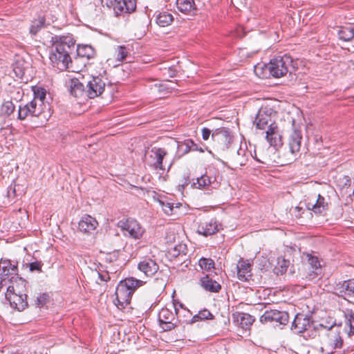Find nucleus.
Masks as SVG:
<instances>
[{
    "instance_id": "5701e85b",
    "label": "nucleus",
    "mask_w": 354,
    "mask_h": 354,
    "mask_svg": "<svg viewBox=\"0 0 354 354\" xmlns=\"http://www.w3.org/2000/svg\"><path fill=\"white\" fill-rule=\"evenodd\" d=\"M302 136L299 130H294L289 138L290 151L292 154L298 153L301 148Z\"/></svg>"
},
{
    "instance_id": "49530a36",
    "label": "nucleus",
    "mask_w": 354,
    "mask_h": 354,
    "mask_svg": "<svg viewBox=\"0 0 354 354\" xmlns=\"http://www.w3.org/2000/svg\"><path fill=\"white\" fill-rule=\"evenodd\" d=\"M332 342L333 348H339L342 346L343 339L339 336V334H337L334 336V338L333 339Z\"/></svg>"
},
{
    "instance_id": "4c0bfd02",
    "label": "nucleus",
    "mask_w": 354,
    "mask_h": 354,
    "mask_svg": "<svg viewBox=\"0 0 354 354\" xmlns=\"http://www.w3.org/2000/svg\"><path fill=\"white\" fill-rule=\"evenodd\" d=\"M28 117H32V111L30 107L28 104L24 105L21 104L19 106L17 118L20 120H24Z\"/></svg>"
},
{
    "instance_id": "1a4fd4ad",
    "label": "nucleus",
    "mask_w": 354,
    "mask_h": 354,
    "mask_svg": "<svg viewBox=\"0 0 354 354\" xmlns=\"http://www.w3.org/2000/svg\"><path fill=\"white\" fill-rule=\"evenodd\" d=\"M105 86L106 82L102 77H93L87 83L86 95L91 99L100 96L104 92Z\"/></svg>"
},
{
    "instance_id": "9b49d317",
    "label": "nucleus",
    "mask_w": 354,
    "mask_h": 354,
    "mask_svg": "<svg viewBox=\"0 0 354 354\" xmlns=\"http://www.w3.org/2000/svg\"><path fill=\"white\" fill-rule=\"evenodd\" d=\"M17 267L12 265L10 260L0 261V288L7 286L10 276H17Z\"/></svg>"
},
{
    "instance_id": "de8ad7c7",
    "label": "nucleus",
    "mask_w": 354,
    "mask_h": 354,
    "mask_svg": "<svg viewBox=\"0 0 354 354\" xmlns=\"http://www.w3.org/2000/svg\"><path fill=\"white\" fill-rule=\"evenodd\" d=\"M43 263L41 261H34L29 264L31 271H41Z\"/></svg>"
},
{
    "instance_id": "052dcab7",
    "label": "nucleus",
    "mask_w": 354,
    "mask_h": 354,
    "mask_svg": "<svg viewBox=\"0 0 354 354\" xmlns=\"http://www.w3.org/2000/svg\"><path fill=\"white\" fill-rule=\"evenodd\" d=\"M333 353V351H327V353H328V354H330V353Z\"/></svg>"
},
{
    "instance_id": "603ef678",
    "label": "nucleus",
    "mask_w": 354,
    "mask_h": 354,
    "mask_svg": "<svg viewBox=\"0 0 354 354\" xmlns=\"http://www.w3.org/2000/svg\"><path fill=\"white\" fill-rule=\"evenodd\" d=\"M202 138L204 140H207L209 138L210 135L212 133L211 130L208 128L203 127L201 130Z\"/></svg>"
},
{
    "instance_id": "864d4df0",
    "label": "nucleus",
    "mask_w": 354,
    "mask_h": 354,
    "mask_svg": "<svg viewBox=\"0 0 354 354\" xmlns=\"http://www.w3.org/2000/svg\"><path fill=\"white\" fill-rule=\"evenodd\" d=\"M97 275L101 281H108L110 279L108 272H97Z\"/></svg>"
},
{
    "instance_id": "412c9836",
    "label": "nucleus",
    "mask_w": 354,
    "mask_h": 354,
    "mask_svg": "<svg viewBox=\"0 0 354 354\" xmlns=\"http://www.w3.org/2000/svg\"><path fill=\"white\" fill-rule=\"evenodd\" d=\"M251 267L252 264L249 260H244L241 259L236 266L237 277L239 279L245 281L251 277Z\"/></svg>"
},
{
    "instance_id": "72a5a7b5",
    "label": "nucleus",
    "mask_w": 354,
    "mask_h": 354,
    "mask_svg": "<svg viewBox=\"0 0 354 354\" xmlns=\"http://www.w3.org/2000/svg\"><path fill=\"white\" fill-rule=\"evenodd\" d=\"M290 265V262L288 260H286L282 257H279L277 259V263L274 268V272L279 274H283L287 271V269Z\"/></svg>"
},
{
    "instance_id": "aec40b11",
    "label": "nucleus",
    "mask_w": 354,
    "mask_h": 354,
    "mask_svg": "<svg viewBox=\"0 0 354 354\" xmlns=\"http://www.w3.org/2000/svg\"><path fill=\"white\" fill-rule=\"evenodd\" d=\"M98 225L97 220L88 215L86 214L82 217L78 223V229L80 232L88 234L94 231Z\"/></svg>"
},
{
    "instance_id": "c756f323",
    "label": "nucleus",
    "mask_w": 354,
    "mask_h": 354,
    "mask_svg": "<svg viewBox=\"0 0 354 354\" xmlns=\"http://www.w3.org/2000/svg\"><path fill=\"white\" fill-rule=\"evenodd\" d=\"M340 293L354 297V279L344 281L337 284Z\"/></svg>"
},
{
    "instance_id": "9d476101",
    "label": "nucleus",
    "mask_w": 354,
    "mask_h": 354,
    "mask_svg": "<svg viewBox=\"0 0 354 354\" xmlns=\"http://www.w3.org/2000/svg\"><path fill=\"white\" fill-rule=\"evenodd\" d=\"M138 270L147 277H151L159 270V266L155 259L145 257L138 263Z\"/></svg>"
},
{
    "instance_id": "6e6d98bb",
    "label": "nucleus",
    "mask_w": 354,
    "mask_h": 354,
    "mask_svg": "<svg viewBox=\"0 0 354 354\" xmlns=\"http://www.w3.org/2000/svg\"><path fill=\"white\" fill-rule=\"evenodd\" d=\"M176 304L177 305V307L180 310H183V308H185L184 307V305L181 303H179V302H177V303H174L173 304V307L174 308V305Z\"/></svg>"
},
{
    "instance_id": "2eb2a0df",
    "label": "nucleus",
    "mask_w": 354,
    "mask_h": 354,
    "mask_svg": "<svg viewBox=\"0 0 354 354\" xmlns=\"http://www.w3.org/2000/svg\"><path fill=\"white\" fill-rule=\"evenodd\" d=\"M272 112L271 110L265 111L260 109L255 118L254 123L256 124L257 128L259 129H264L266 127L269 128L271 124H276L273 121Z\"/></svg>"
},
{
    "instance_id": "6e6552de",
    "label": "nucleus",
    "mask_w": 354,
    "mask_h": 354,
    "mask_svg": "<svg viewBox=\"0 0 354 354\" xmlns=\"http://www.w3.org/2000/svg\"><path fill=\"white\" fill-rule=\"evenodd\" d=\"M288 320V313L278 310H266L260 317L261 323L276 322L281 325H286Z\"/></svg>"
},
{
    "instance_id": "f257e3e1",
    "label": "nucleus",
    "mask_w": 354,
    "mask_h": 354,
    "mask_svg": "<svg viewBox=\"0 0 354 354\" xmlns=\"http://www.w3.org/2000/svg\"><path fill=\"white\" fill-rule=\"evenodd\" d=\"M51 52L49 55L53 68L65 71L71 63L70 54L75 46V40L71 35H55L51 37Z\"/></svg>"
},
{
    "instance_id": "f8f14e48",
    "label": "nucleus",
    "mask_w": 354,
    "mask_h": 354,
    "mask_svg": "<svg viewBox=\"0 0 354 354\" xmlns=\"http://www.w3.org/2000/svg\"><path fill=\"white\" fill-rule=\"evenodd\" d=\"M150 153L151 167L156 170H164L163 160L167 155V150L164 148L154 147Z\"/></svg>"
},
{
    "instance_id": "4be33fe9",
    "label": "nucleus",
    "mask_w": 354,
    "mask_h": 354,
    "mask_svg": "<svg viewBox=\"0 0 354 354\" xmlns=\"http://www.w3.org/2000/svg\"><path fill=\"white\" fill-rule=\"evenodd\" d=\"M176 7L182 13L190 16L196 15L198 11L194 0H177Z\"/></svg>"
},
{
    "instance_id": "f704fd0d",
    "label": "nucleus",
    "mask_w": 354,
    "mask_h": 354,
    "mask_svg": "<svg viewBox=\"0 0 354 354\" xmlns=\"http://www.w3.org/2000/svg\"><path fill=\"white\" fill-rule=\"evenodd\" d=\"M129 50L125 46H117L114 48V57L117 62H122L127 57L129 54Z\"/></svg>"
},
{
    "instance_id": "473e14b6",
    "label": "nucleus",
    "mask_w": 354,
    "mask_h": 354,
    "mask_svg": "<svg viewBox=\"0 0 354 354\" xmlns=\"http://www.w3.org/2000/svg\"><path fill=\"white\" fill-rule=\"evenodd\" d=\"M32 111V117H39L48 109V105H41L35 101H30L27 103Z\"/></svg>"
},
{
    "instance_id": "b1692460",
    "label": "nucleus",
    "mask_w": 354,
    "mask_h": 354,
    "mask_svg": "<svg viewBox=\"0 0 354 354\" xmlns=\"http://www.w3.org/2000/svg\"><path fill=\"white\" fill-rule=\"evenodd\" d=\"M328 204L325 201L324 196L318 194L317 198L315 203L308 202L306 207L308 209L313 211L316 214H320L327 209Z\"/></svg>"
},
{
    "instance_id": "a878e982",
    "label": "nucleus",
    "mask_w": 354,
    "mask_h": 354,
    "mask_svg": "<svg viewBox=\"0 0 354 354\" xmlns=\"http://www.w3.org/2000/svg\"><path fill=\"white\" fill-rule=\"evenodd\" d=\"M68 89L71 95L80 97L86 95V89L84 84L77 78L71 79L69 82Z\"/></svg>"
},
{
    "instance_id": "20e7f679",
    "label": "nucleus",
    "mask_w": 354,
    "mask_h": 354,
    "mask_svg": "<svg viewBox=\"0 0 354 354\" xmlns=\"http://www.w3.org/2000/svg\"><path fill=\"white\" fill-rule=\"evenodd\" d=\"M117 227L120 229L124 236L136 240L141 239L145 232V229L141 225L131 218L119 221Z\"/></svg>"
},
{
    "instance_id": "c85d7f7f",
    "label": "nucleus",
    "mask_w": 354,
    "mask_h": 354,
    "mask_svg": "<svg viewBox=\"0 0 354 354\" xmlns=\"http://www.w3.org/2000/svg\"><path fill=\"white\" fill-rule=\"evenodd\" d=\"M174 21L173 15L168 12H160L156 16V21L157 24L161 27H166L169 26Z\"/></svg>"
},
{
    "instance_id": "6ab92c4d",
    "label": "nucleus",
    "mask_w": 354,
    "mask_h": 354,
    "mask_svg": "<svg viewBox=\"0 0 354 354\" xmlns=\"http://www.w3.org/2000/svg\"><path fill=\"white\" fill-rule=\"evenodd\" d=\"M6 298L9 301L11 307L19 311L24 310L28 306L27 295L6 292Z\"/></svg>"
},
{
    "instance_id": "393cba45",
    "label": "nucleus",
    "mask_w": 354,
    "mask_h": 354,
    "mask_svg": "<svg viewBox=\"0 0 354 354\" xmlns=\"http://www.w3.org/2000/svg\"><path fill=\"white\" fill-rule=\"evenodd\" d=\"M201 285L205 290L211 292H218L221 289L220 283L213 279L209 274L201 279Z\"/></svg>"
},
{
    "instance_id": "13d9d810",
    "label": "nucleus",
    "mask_w": 354,
    "mask_h": 354,
    "mask_svg": "<svg viewBox=\"0 0 354 354\" xmlns=\"http://www.w3.org/2000/svg\"><path fill=\"white\" fill-rule=\"evenodd\" d=\"M82 56H86L87 57H91V54L90 53H84V54H82Z\"/></svg>"
},
{
    "instance_id": "f3484780",
    "label": "nucleus",
    "mask_w": 354,
    "mask_h": 354,
    "mask_svg": "<svg viewBox=\"0 0 354 354\" xmlns=\"http://www.w3.org/2000/svg\"><path fill=\"white\" fill-rule=\"evenodd\" d=\"M310 326V317L304 314L298 313L295 315L292 323L291 329L295 333L299 334L306 331Z\"/></svg>"
},
{
    "instance_id": "79ce46f5",
    "label": "nucleus",
    "mask_w": 354,
    "mask_h": 354,
    "mask_svg": "<svg viewBox=\"0 0 354 354\" xmlns=\"http://www.w3.org/2000/svg\"><path fill=\"white\" fill-rule=\"evenodd\" d=\"M160 204L166 214L171 215L174 213V203L168 201H160ZM175 207L178 208V206L176 205Z\"/></svg>"
},
{
    "instance_id": "4d7b16f0",
    "label": "nucleus",
    "mask_w": 354,
    "mask_h": 354,
    "mask_svg": "<svg viewBox=\"0 0 354 354\" xmlns=\"http://www.w3.org/2000/svg\"><path fill=\"white\" fill-rule=\"evenodd\" d=\"M82 49V50H88V51H91V53H93V50H92L91 47L88 46H85Z\"/></svg>"
},
{
    "instance_id": "37998d69",
    "label": "nucleus",
    "mask_w": 354,
    "mask_h": 354,
    "mask_svg": "<svg viewBox=\"0 0 354 354\" xmlns=\"http://www.w3.org/2000/svg\"><path fill=\"white\" fill-rule=\"evenodd\" d=\"M186 245L183 244H178L174 246L172 249L169 250V253L173 257H178L181 254H185Z\"/></svg>"
},
{
    "instance_id": "ddd939ff",
    "label": "nucleus",
    "mask_w": 354,
    "mask_h": 354,
    "mask_svg": "<svg viewBox=\"0 0 354 354\" xmlns=\"http://www.w3.org/2000/svg\"><path fill=\"white\" fill-rule=\"evenodd\" d=\"M113 10L116 16L131 13L136 8V0H115Z\"/></svg>"
},
{
    "instance_id": "58836bf2",
    "label": "nucleus",
    "mask_w": 354,
    "mask_h": 354,
    "mask_svg": "<svg viewBox=\"0 0 354 354\" xmlns=\"http://www.w3.org/2000/svg\"><path fill=\"white\" fill-rule=\"evenodd\" d=\"M15 109V106L12 102L6 101L1 105V113L3 115L9 116L14 112Z\"/></svg>"
},
{
    "instance_id": "4468645a",
    "label": "nucleus",
    "mask_w": 354,
    "mask_h": 354,
    "mask_svg": "<svg viewBox=\"0 0 354 354\" xmlns=\"http://www.w3.org/2000/svg\"><path fill=\"white\" fill-rule=\"evenodd\" d=\"M221 227V224L216 219L211 218L201 222L198 226L197 232L204 236H208L218 232Z\"/></svg>"
},
{
    "instance_id": "3c124183",
    "label": "nucleus",
    "mask_w": 354,
    "mask_h": 354,
    "mask_svg": "<svg viewBox=\"0 0 354 354\" xmlns=\"http://www.w3.org/2000/svg\"><path fill=\"white\" fill-rule=\"evenodd\" d=\"M180 312L181 317H189L192 315V313H190L189 310H188L187 308H183V310H180ZM180 322H188L189 320L187 319H183V317H181Z\"/></svg>"
},
{
    "instance_id": "a18cd8bd",
    "label": "nucleus",
    "mask_w": 354,
    "mask_h": 354,
    "mask_svg": "<svg viewBox=\"0 0 354 354\" xmlns=\"http://www.w3.org/2000/svg\"><path fill=\"white\" fill-rule=\"evenodd\" d=\"M183 146H187V151L198 150L197 145L191 139L185 140L183 143L178 145V147H183Z\"/></svg>"
},
{
    "instance_id": "c03bdc74",
    "label": "nucleus",
    "mask_w": 354,
    "mask_h": 354,
    "mask_svg": "<svg viewBox=\"0 0 354 354\" xmlns=\"http://www.w3.org/2000/svg\"><path fill=\"white\" fill-rule=\"evenodd\" d=\"M308 263L310 266L313 269L317 270L320 268V263L317 257L311 254H307Z\"/></svg>"
},
{
    "instance_id": "39448f33",
    "label": "nucleus",
    "mask_w": 354,
    "mask_h": 354,
    "mask_svg": "<svg viewBox=\"0 0 354 354\" xmlns=\"http://www.w3.org/2000/svg\"><path fill=\"white\" fill-rule=\"evenodd\" d=\"M175 313L167 308H162L158 313V321L160 325L164 330H171L174 329L178 322L181 321V315L177 305H174Z\"/></svg>"
},
{
    "instance_id": "bb28decb",
    "label": "nucleus",
    "mask_w": 354,
    "mask_h": 354,
    "mask_svg": "<svg viewBox=\"0 0 354 354\" xmlns=\"http://www.w3.org/2000/svg\"><path fill=\"white\" fill-rule=\"evenodd\" d=\"M233 318L244 330L249 329L254 321V318L252 315L244 313L233 314Z\"/></svg>"
},
{
    "instance_id": "5fc2aeb1",
    "label": "nucleus",
    "mask_w": 354,
    "mask_h": 354,
    "mask_svg": "<svg viewBox=\"0 0 354 354\" xmlns=\"http://www.w3.org/2000/svg\"><path fill=\"white\" fill-rule=\"evenodd\" d=\"M102 6H106L109 8H112L115 0H100Z\"/></svg>"
},
{
    "instance_id": "423d86ee",
    "label": "nucleus",
    "mask_w": 354,
    "mask_h": 354,
    "mask_svg": "<svg viewBox=\"0 0 354 354\" xmlns=\"http://www.w3.org/2000/svg\"><path fill=\"white\" fill-rule=\"evenodd\" d=\"M253 157L257 161L267 164L268 158L264 156H258L256 151H254V155L253 156L251 152L247 151L246 148H243L241 147L237 150L236 153H233L230 158V160L233 166L237 167L245 165L248 161L249 156Z\"/></svg>"
},
{
    "instance_id": "680f3d73",
    "label": "nucleus",
    "mask_w": 354,
    "mask_h": 354,
    "mask_svg": "<svg viewBox=\"0 0 354 354\" xmlns=\"http://www.w3.org/2000/svg\"><path fill=\"white\" fill-rule=\"evenodd\" d=\"M322 351H324V347H322Z\"/></svg>"
},
{
    "instance_id": "2f4dec72",
    "label": "nucleus",
    "mask_w": 354,
    "mask_h": 354,
    "mask_svg": "<svg viewBox=\"0 0 354 354\" xmlns=\"http://www.w3.org/2000/svg\"><path fill=\"white\" fill-rule=\"evenodd\" d=\"M344 318L345 328H348V335L351 336L354 334V313L351 310H346L344 312Z\"/></svg>"
},
{
    "instance_id": "f03ea898",
    "label": "nucleus",
    "mask_w": 354,
    "mask_h": 354,
    "mask_svg": "<svg viewBox=\"0 0 354 354\" xmlns=\"http://www.w3.org/2000/svg\"><path fill=\"white\" fill-rule=\"evenodd\" d=\"M145 282L133 277L127 278L121 281L115 290V304L119 309H123L130 304L131 297L135 290L142 286Z\"/></svg>"
},
{
    "instance_id": "8fccbe9b",
    "label": "nucleus",
    "mask_w": 354,
    "mask_h": 354,
    "mask_svg": "<svg viewBox=\"0 0 354 354\" xmlns=\"http://www.w3.org/2000/svg\"><path fill=\"white\" fill-rule=\"evenodd\" d=\"M47 297L46 294H40L37 298V304L39 306H44L46 304Z\"/></svg>"
},
{
    "instance_id": "09e8293b",
    "label": "nucleus",
    "mask_w": 354,
    "mask_h": 354,
    "mask_svg": "<svg viewBox=\"0 0 354 354\" xmlns=\"http://www.w3.org/2000/svg\"><path fill=\"white\" fill-rule=\"evenodd\" d=\"M263 66L262 64H257L254 66V71L255 74L259 77H264V73L263 72Z\"/></svg>"
},
{
    "instance_id": "bf43d9fd",
    "label": "nucleus",
    "mask_w": 354,
    "mask_h": 354,
    "mask_svg": "<svg viewBox=\"0 0 354 354\" xmlns=\"http://www.w3.org/2000/svg\"><path fill=\"white\" fill-rule=\"evenodd\" d=\"M184 147H185L184 153H188L189 151H187V146H184Z\"/></svg>"
},
{
    "instance_id": "cd10ccee",
    "label": "nucleus",
    "mask_w": 354,
    "mask_h": 354,
    "mask_svg": "<svg viewBox=\"0 0 354 354\" xmlns=\"http://www.w3.org/2000/svg\"><path fill=\"white\" fill-rule=\"evenodd\" d=\"M215 177H211L207 174L202 175L201 177L196 178V181L193 183V187L200 189H207L209 187H214Z\"/></svg>"
},
{
    "instance_id": "7c9ffc66",
    "label": "nucleus",
    "mask_w": 354,
    "mask_h": 354,
    "mask_svg": "<svg viewBox=\"0 0 354 354\" xmlns=\"http://www.w3.org/2000/svg\"><path fill=\"white\" fill-rule=\"evenodd\" d=\"M337 34L339 39L349 41L354 37V28L352 26L341 27Z\"/></svg>"
},
{
    "instance_id": "a211bd4d",
    "label": "nucleus",
    "mask_w": 354,
    "mask_h": 354,
    "mask_svg": "<svg viewBox=\"0 0 354 354\" xmlns=\"http://www.w3.org/2000/svg\"><path fill=\"white\" fill-rule=\"evenodd\" d=\"M266 138L270 145L274 148L282 146V136L280 134L279 127L277 124H271L266 131Z\"/></svg>"
},
{
    "instance_id": "0eeeda50",
    "label": "nucleus",
    "mask_w": 354,
    "mask_h": 354,
    "mask_svg": "<svg viewBox=\"0 0 354 354\" xmlns=\"http://www.w3.org/2000/svg\"><path fill=\"white\" fill-rule=\"evenodd\" d=\"M212 139L219 150L225 151L230 147L233 137L228 129L221 127L212 132Z\"/></svg>"
},
{
    "instance_id": "dca6fc26",
    "label": "nucleus",
    "mask_w": 354,
    "mask_h": 354,
    "mask_svg": "<svg viewBox=\"0 0 354 354\" xmlns=\"http://www.w3.org/2000/svg\"><path fill=\"white\" fill-rule=\"evenodd\" d=\"M8 281L10 285L7 288L6 292L27 295L26 281L24 279L18 276H12L10 279H8Z\"/></svg>"
},
{
    "instance_id": "c9c22d12",
    "label": "nucleus",
    "mask_w": 354,
    "mask_h": 354,
    "mask_svg": "<svg viewBox=\"0 0 354 354\" xmlns=\"http://www.w3.org/2000/svg\"><path fill=\"white\" fill-rule=\"evenodd\" d=\"M34 97L32 101H35L37 103L40 104L41 105H47L44 103V100L46 99V91L43 88H37L34 89Z\"/></svg>"
},
{
    "instance_id": "7ed1b4c3",
    "label": "nucleus",
    "mask_w": 354,
    "mask_h": 354,
    "mask_svg": "<svg viewBox=\"0 0 354 354\" xmlns=\"http://www.w3.org/2000/svg\"><path fill=\"white\" fill-rule=\"evenodd\" d=\"M268 69L270 74L275 77L279 78L288 72L291 73L290 68L292 66V59L290 56L284 55L283 56H277L270 60L268 65L264 66Z\"/></svg>"
},
{
    "instance_id": "e433bc0d",
    "label": "nucleus",
    "mask_w": 354,
    "mask_h": 354,
    "mask_svg": "<svg viewBox=\"0 0 354 354\" xmlns=\"http://www.w3.org/2000/svg\"><path fill=\"white\" fill-rule=\"evenodd\" d=\"M214 316L207 309H204L198 312V314L194 315L190 320L191 323L196 322L199 320H205L208 319H213Z\"/></svg>"
},
{
    "instance_id": "a19ab883",
    "label": "nucleus",
    "mask_w": 354,
    "mask_h": 354,
    "mask_svg": "<svg viewBox=\"0 0 354 354\" xmlns=\"http://www.w3.org/2000/svg\"><path fill=\"white\" fill-rule=\"evenodd\" d=\"M200 267L206 271H210L212 268H214V261L211 259L201 258L199 260Z\"/></svg>"
},
{
    "instance_id": "ea45409f",
    "label": "nucleus",
    "mask_w": 354,
    "mask_h": 354,
    "mask_svg": "<svg viewBox=\"0 0 354 354\" xmlns=\"http://www.w3.org/2000/svg\"><path fill=\"white\" fill-rule=\"evenodd\" d=\"M45 23L44 18H39L38 20H35L32 22V24L30 27V32L32 35H36L38 31L44 26Z\"/></svg>"
}]
</instances>
